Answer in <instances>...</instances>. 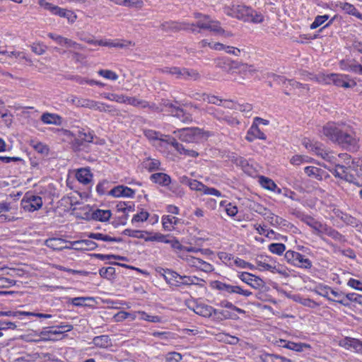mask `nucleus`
I'll use <instances>...</instances> for the list:
<instances>
[{"label": "nucleus", "mask_w": 362, "mask_h": 362, "mask_svg": "<svg viewBox=\"0 0 362 362\" xmlns=\"http://www.w3.org/2000/svg\"><path fill=\"white\" fill-rule=\"evenodd\" d=\"M323 134L341 148L356 152L359 148V138L354 129L343 122H328L322 128Z\"/></svg>", "instance_id": "f257e3e1"}, {"label": "nucleus", "mask_w": 362, "mask_h": 362, "mask_svg": "<svg viewBox=\"0 0 362 362\" xmlns=\"http://www.w3.org/2000/svg\"><path fill=\"white\" fill-rule=\"evenodd\" d=\"M170 28L176 30L182 29L190 30L192 33H200L201 29L209 30L210 31L218 34H223L225 33L224 30L220 26V23L218 21L211 20L208 15L203 16L202 18L198 20L194 24L177 25L172 23Z\"/></svg>", "instance_id": "f03ea898"}, {"label": "nucleus", "mask_w": 362, "mask_h": 362, "mask_svg": "<svg viewBox=\"0 0 362 362\" xmlns=\"http://www.w3.org/2000/svg\"><path fill=\"white\" fill-rule=\"evenodd\" d=\"M358 165L341 167L339 170L336 172L335 177L344 180L346 182L353 183L356 186L362 187V166L358 168ZM362 199V189L359 192Z\"/></svg>", "instance_id": "7ed1b4c3"}, {"label": "nucleus", "mask_w": 362, "mask_h": 362, "mask_svg": "<svg viewBox=\"0 0 362 362\" xmlns=\"http://www.w3.org/2000/svg\"><path fill=\"white\" fill-rule=\"evenodd\" d=\"M319 83L325 84L333 83L337 86L344 88H353L356 86L355 81L351 79L348 75H340L337 74H320L315 77Z\"/></svg>", "instance_id": "20e7f679"}, {"label": "nucleus", "mask_w": 362, "mask_h": 362, "mask_svg": "<svg viewBox=\"0 0 362 362\" xmlns=\"http://www.w3.org/2000/svg\"><path fill=\"white\" fill-rule=\"evenodd\" d=\"M284 257L288 263L301 269H310L313 267V263L308 258L293 250H288Z\"/></svg>", "instance_id": "39448f33"}, {"label": "nucleus", "mask_w": 362, "mask_h": 362, "mask_svg": "<svg viewBox=\"0 0 362 362\" xmlns=\"http://www.w3.org/2000/svg\"><path fill=\"white\" fill-rule=\"evenodd\" d=\"M180 140L187 143L197 142L202 136V130L199 128H182L173 132Z\"/></svg>", "instance_id": "423d86ee"}, {"label": "nucleus", "mask_w": 362, "mask_h": 362, "mask_svg": "<svg viewBox=\"0 0 362 362\" xmlns=\"http://www.w3.org/2000/svg\"><path fill=\"white\" fill-rule=\"evenodd\" d=\"M309 147L311 148L313 151L315 152V153L317 156H321L323 159L329 162L330 163L335 165L334 175L335 176L336 172L339 169H341V167H344V165H341L338 161V158H337L332 153L329 152L326 150H325L321 145H318L317 144H315V145L310 144Z\"/></svg>", "instance_id": "0eeeda50"}, {"label": "nucleus", "mask_w": 362, "mask_h": 362, "mask_svg": "<svg viewBox=\"0 0 362 362\" xmlns=\"http://www.w3.org/2000/svg\"><path fill=\"white\" fill-rule=\"evenodd\" d=\"M42 206V197L31 193H26L21 200L22 208L27 211L33 212L40 209Z\"/></svg>", "instance_id": "6e6552de"}, {"label": "nucleus", "mask_w": 362, "mask_h": 362, "mask_svg": "<svg viewBox=\"0 0 362 362\" xmlns=\"http://www.w3.org/2000/svg\"><path fill=\"white\" fill-rule=\"evenodd\" d=\"M180 257L182 259H184L189 267H195L196 269L200 271L209 273L211 272L214 269L213 265L202 260L199 257H197L189 255H182Z\"/></svg>", "instance_id": "1a4fd4ad"}, {"label": "nucleus", "mask_w": 362, "mask_h": 362, "mask_svg": "<svg viewBox=\"0 0 362 362\" xmlns=\"http://www.w3.org/2000/svg\"><path fill=\"white\" fill-rule=\"evenodd\" d=\"M209 114L212 115L214 119L220 122H226L230 127H235L240 124V121L236 117L233 115H226L220 110H216L214 107H209L207 109Z\"/></svg>", "instance_id": "9d476101"}, {"label": "nucleus", "mask_w": 362, "mask_h": 362, "mask_svg": "<svg viewBox=\"0 0 362 362\" xmlns=\"http://www.w3.org/2000/svg\"><path fill=\"white\" fill-rule=\"evenodd\" d=\"M238 277L241 281L255 289H260L264 286V281L258 276L248 272H240Z\"/></svg>", "instance_id": "9b49d317"}, {"label": "nucleus", "mask_w": 362, "mask_h": 362, "mask_svg": "<svg viewBox=\"0 0 362 362\" xmlns=\"http://www.w3.org/2000/svg\"><path fill=\"white\" fill-rule=\"evenodd\" d=\"M264 211H265V213H263V216L271 223V225L274 226H280L281 228L288 227L291 225V223L286 220L275 215L269 209H264Z\"/></svg>", "instance_id": "f8f14e48"}, {"label": "nucleus", "mask_w": 362, "mask_h": 362, "mask_svg": "<svg viewBox=\"0 0 362 362\" xmlns=\"http://www.w3.org/2000/svg\"><path fill=\"white\" fill-rule=\"evenodd\" d=\"M232 11L237 18L247 22L250 21L251 13H254L250 7L245 5L234 6Z\"/></svg>", "instance_id": "ddd939ff"}, {"label": "nucleus", "mask_w": 362, "mask_h": 362, "mask_svg": "<svg viewBox=\"0 0 362 362\" xmlns=\"http://www.w3.org/2000/svg\"><path fill=\"white\" fill-rule=\"evenodd\" d=\"M135 191L128 187L123 185H118L112 188L108 194L115 197H134Z\"/></svg>", "instance_id": "4468645a"}, {"label": "nucleus", "mask_w": 362, "mask_h": 362, "mask_svg": "<svg viewBox=\"0 0 362 362\" xmlns=\"http://www.w3.org/2000/svg\"><path fill=\"white\" fill-rule=\"evenodd\" d=\"M71 247L76 250H93L98 244L90 240H80L71 242Z\"/></svg>", "instance_id": "2eb2a0df"}, {"label": "nucleus", "mask_w": 362, "mask_h": 362, "mask_svg": "<svg viewBox=\"0 0 362 362\" xmlns=\"http://www.w3.org/2000/svg\"><path fill=\"white\" fill-rule=\"evenodd\" d=\"M61 131L63 132L64 135L66 136L74 137L71 142V148L74 151H81L87 147V145L85 144V142L83 140L80 141L79 137L78 136H75L73 132H71L70 130L62 129Z\"/></svg>", "instance_id": "dca6fc26"}, {"label": "nucleus", "mask_w": 362, "mask_h": 362, "mask_svg": "<svg viewBox=\"0 0 362 362\" xmlns=\"http://www.w3.org/2000/svg\"><path fill=\"white\" fill-rule=\"evenodd\" d=\"M170 115L176 117L184 124H189L192 122V115L178 105L171 111Z\"/></svg>", "instance_id": "f3484780"}, {"label": "nucleus", "mask_w": 362, "mask_h": 362, "mask_svg": "<svg viewBox=\"0 0 362 362\" xmlns=\"http://www.w3.org/2000/svg\"><path fill=\"white\" fill-rule=\"evenodd\" d=\"M304 171L308 176L318 180H322L323 178H326L328 176L327 173L324 170L315 166L305 167Z\"/></svg>", "instance_id": "a211bd4d"}, {"label": "nucleus", "mask_w": 362, "mask_h": 362, "mask_svg": "<svg viewBox=\"0 0 362 362\" xmlns=\"http://www.w3.org/2000/svg\"><path fill=\"white\" fill-rule=\"evenodd\" d=\"M41 121L44 124L61 125L62 123V117L57 114L45 112L40 117Z\"/></svg>", "instance_id": "6ab92c4d"}, {"label": "nucleus", "mask_w": 362, "mask_h": 362, "mask_svg": "<svg viewBox=\"0 0 362 362\" xmlns=\"http://www.w3.org/2000/svg\"><path fill=\"white\" fill-rule=\"evenodd\" d=\"M150 179L152 182L165 187L168 186L171 183L170 177L163 173H153L151 175Z\"/></svg>", "instance_id": "aec40b11"}, {"label": "nucleus", "mask_w": 362, "mask_h": 362, "mask_svg": "<svg viewBox=\"0 0 362 362\" xmlns=\"http://www.w3.org/2000/svg\"><path fill=\"white\" fill-rule=\"evenodd\" d=\"M223 64L224 65L221 64V61L218 62V66L223 68V69H228V71L233 70V69H237L240 71V69H244L245 68H247V64H243L239 62L235 61H231L228 59L223 60Z\"/></svg>", "instance_id": "412c9836"}, {"label": "nucleus", "mask_w": 362, "mask_h": 362, "mask_svg": "<svg viewBox=\"0 0 362 362\" xmlns=\"http://www.w3.org/2000/svg\"><path fill=\"white\" fill-rule=\"evenodd\" d=\"M337 6H339L346 13L362 19V13H359L353 4L347 2H339Z\"/></svg>", "instance_id": "4be33fe9"}, {"label": "nucleus", "mask_w": 362, "mask_h": 362, "mask_svg": "<svg viewBox=\"0 0 362 362\" xmlns=\"http://www.w3.org/2000/svg\"><path fill=\"white\" fill-rule=\"evenodd\" d=\"M194 311L197 315L203 317H210L213 313L216 314V310L214 309L211 306L202 304L196 305Z\"/></svg>", "instance_id": "5701e85b"}, {"label": "nucleus", "mask_w": 362, "mask_h": 362, "mask_svg": "<svg viewBox=\"0 0 362 362\" xmlns=\"http://www.w3.org/2000/svg\"><path fill=\"white\" fill-rule=\"evenodd\" d=\"M86 236L88 238L95 239V240H100L105 242H117L119 243L122 241V238H115V237H110L108 235H105L103 233H89L86 234Z\"/></svg>", "instance_id": "b1692460"}, {"label": "nucleus", "mask_w": 362, "mask_h": 362, "mask_svg": "<svg viewBox=\"0 0 362 362\" xmlns=\"http://www.w3.org/2000/svg\"><path fill=\"white\" fill-rule=\"evenodd\" d=\"M76 178L78 182L87 185L91 181L92 174L87 168L78 169L76 172Z\"/></svg>", "instance_id": "393cba45"}, {"label": "nucleus", "mask_w": 362, "mask_h": 362, "mask_svg": "<svg viewBox=\"0 0 362 362\" xmlns=\"http://www.w3.org/2000/svg\"><path fill=\"white\" fill-rule=\"evenodd\" d=\"M65 241L61 238H49L45 240V245L48 247L54 250H62L64 248H66V246H64Z\"/></svg>", "instance_id": "a878e982"}, {"label": "nucleus", "mask_w": 362, "mask_h": 362, "mask_svg": "<svg viewBox=\"0 0 362 362\" xmlns=\"http://www.w3.org/2000/svg\"><path fill=\"white\" fill-rule=\"evenodd\" d=\"M302 221L308 226L313 228L316 231V234L317 235H320V233L322 232L321 230L322 223L320 222L317 221L310 216H305L302 218Z\"/></svg>", "instance_id": "bb28decb"}, {"label": "nucleus", "mask_w": 362, "mask_h": 362, "mask_svg": "<svg viewBox=\"0 0 362 362\" xmlns=\"http://www.w3.org/2000/svg\"><path fill=\"white\" fill-rule=\"evenodd\" d=\"M111 211L110 210L97 209L91 214V218L95 221H106L110 219Z\"/></svg>", "instance_id": "cd10ccee"}, {"label": "nucleus", "mask_w": 362, "mask_h": 362, "mask_svg": "<svg viewBox=\"0 0 362 362\" xmlns=\"http://www.w3.org/2000/svg\"><path fill=\"white\" fill-rule=\"evenodd\" d=\"M183 68L177 66L164 67L159 69V71L163 74H170L175 76L177 79H182L183 77Z\"/></svg>", "instance_id": "c85d7f7f"}, {"label": "nucleus", "mask_w": 362, "mask_h": 362, "mask_svg": "<svg viewBox=\"0 0 362 362\" xmlns=\"http://www.w3.org/2000/svg\"><path fill=\"white\" fill-rule=\"evenodd\" d=\"M56 16L59 17L66 18L69 22L74 23L76 19V16L70 10L57 7L55 12Z\"/></svg>", "instance_id": "c756f323"}, {"label": "nucleus", "mask_w": 362, "mask_h": 362, "mask_svg": "<svg viewBox=\"0 0 362 362\" xmlns=\"http://www.w3.org/2000/svg\"><path fill=\"white\" fill-rule=\"evenodd\" d=\"M175 149L182 155H185L189 157L197 158L199 156V153L192 149L185 148L182 144L174 143Z\"/></svg>", "instance_id": "7c9ffc66"}, {"label": "nucleus", "mask_w": 362, "mask_h": 362, "mask_svg": "<svg viewBox=\"0 0 362 362\" xmlns=\"http://www.w3.org/2000/svg\"><path fill=\"white\" fill-rule=\"evenodd\" d=\"M93 343L100 348H107L111 346V341L107 335L98 336L93 338Z\"/></svg>", "instance_id": "2f4dec72"}, {"label": "nucleus", "mask_w": 362, "mask_h": 362, "mask_svg": "<svg viewBox=\"0 0 362 362\" xmlns=\"http://www.w3.org/2000/svg\"><path fill=\"white\" fill-rule=\"evenodd\" d=\"M214 287L219 291H225L227 294L235 293V286L233 285L216 281L214 282Z\"/></svg>", "instance_id": "473e14b6"}, {"label": "nucleus", "mask_w": 362, "mask_h": 362, "mask_svg": "<svg viewBox=\"0 0 362 362\" xmlns=\"http://www.w3.org/2000/svg\"><path fill=\"white\" fill-rule=\"evenodd\" d=\"M279 346L281 347H284V348H287L288 349L296 351H302L303 347L307 346V345L305 344H301V343L297 344V343H294L292 341H288L282 340V339L280 340Z\"/></svg>", "instance_id": "72a5a7b5"}, {"label": "nucleus", "mask_w": 362, "mask_h": 362, "mask_svg": "<svg viewBox=\"0 0 362 362\" xmlns=\"http://www.w3.org/2000/svg\"><path fill=\"white\" fill-rule=\"evenodd\" d=\"M1 54L7 55L9 58H16V59H25L27 62L29 63L30 65L33 64V62L30 59L26 57V54L23 52H8V51H1L0 52Z\"/></svg>", "instance_id": "f704fd0d"}, {"label": "nucleus", "mask_w": 362, "mask_h": 362, "mask_svg": "<svg viewBox=\"0 0 362 362\" xmlns=\"http://www.w3.org/2000/svg\"><path fill=\"white\" fill-rule=\"evenodd\" d=\"M160 165V161L156 159L147 158L143 162L144 168L149 172L158 170Z\"/></svg>", "instance_id": "c9c22d12"}, {"label": "nucleus", "mask_w": 362, "mask_h": 362, "mask_svg": "<svg viewBox=\"0 0 362 362\" xmlns=\"http://www.w3.org/2000/svg\"><path fill=\"white\" fill-rule=\"evenodd\" d=\"M182 71V79L197 81L200 78V74L197 70L183 68Z\"/></svg>", "instance_id": "e433bc0d"}, {"label": "nucleus", "mask_w": 362, "mask_h": 362, "mask_svg": "<svg viewBox=\"0 0 362 362\" xmlns=\"http://www.w3.org/2000/svg\"><path fill=\"white\" fill-rule=\"evenodd\" d=\"M331 290H332V288L328 286L319 285L315 289V292L317 294L326 298L328 300L332 301V298L329 296V293H331Z\"/></svg>", "instance_id": "4c0bfd02"}, {"label": "nucleus", "mask_w": 362, "mask_h": 362, "mask_svg": "<svg viewBox=\"0 0 362 362\" xmlns=\"http://www.w3.org/2000/svg\"><path fill=\"white\" fill-rule=\"evenodd\" d=\"M163 272H164L163 274V278L165 279V280L166 281V282L169 285H170V281H175V280L176 279H180V276L181 275L177 274L176 272L173 271V270L169 269H163Z\"/></svg>", "instance_id": "58836bf2"}, {"label": "nucleus", "mask_w": 362, "mask_h": 362, "mask_svg": "<svg viewBox=\"0 0 362 362\" xmlns=\"http://www.w3.org/2000/svg\"><path fill=\"white\" fill-rule=\"evenodd\" d=\"M250 134L253 135L255 139L262 140L267 139L266 135L260 130L257 123L253 122L252 126L250 127Z\"/></svg>", "instance_id": "ea45409f"}, {"label": "nucleus", "mask_w": 362, "mask_h": 362, "mask_svg": "<svg viewBox=\"0 0 362 362\" xmlns=\"http://www.w3.org/2000/svg\"><path fill=\"white\" fill-rule=\"evenodd\" d=\"M259 182L264 188L271 191H274L275 189L277 187L276 185L272 180L264 176H261L259 177Z\"/></svg>", "instance_id": "a19ab883"}, {"label": "nucleus", "mask_w": 362, "mask_h": 362, "mask_svg": "<svg viewBox=\"0 0 362 362\" xmlns=\"http://www.w3.org/2000/svg\"><path fill=\"white\" fill-rule=\"evenodd\" d=\"M336 157L338 158V161L341 165H344L345 166L356 165V162L354 160H351V156L348 153H339Z\"/></svg>", "instance_id": "79ce46f5"}, {"label": "nucleus", "mask_w": 362, "mask_h": 362, "mask_svg": "<svg viewBox=\"0 0 362 362\" xmlns=\"http://www.w3.org/2000/svg\"><path fill=\"white\" fill-rule=\"evenodd\" d=\"M96 101L89 100V99H78L76 102V105L78 107H88L89 109H94L95 110L96 107Z\"/></svg>", "instance_id": "37998d69"}, {"label": "nucleus", "mask_w": 362, "mask_h": 362, "mask_svg": "<svg viewBox=\"0 0 362 362\" xmlns=\"http://www.w3.org/2000/svg\"><path fill=\"white\" fill-rule=\"evenodd\" d=\"M137 313L140 315V319L151 322H160L161 317L158 315H150L144 311H138Z\"/></svg>", "instance_id": "c03bdc74"}, {"label": "nucleus", "mask_w": 362, "mask_h": 362, "mask_svg": "<svg viewBox=\"0 0 362 362\" xmlns=\"http://www.w3.org/2000/svg\"><path fill=\"white\" fill-rule=\"evenodd\" d=\"M269 250L271 252L280 255L285 251L286 246L283 243H272L269 245Z\"/></svg>", "instance_id": "a18cd8bd"}, {"label": "nucleus", "mask_w": 362, "mask_h": 362, "mask_svg": "<svg viewBox=\"0 0 362 362\" xmlns=\"http://www.w3.org/2000/svg\"><path fill=\"white\" fill-rule=\"evenodd\" d=\"M77 136L79 137V140H83L86 145L93 141L94 135L90 132H86L83 130L78 131Z\"/></svg>", "instance_id": "49530a36"}, {"label": "nucleus", "mask_w": 362, "mask_h": 362, "mask_svg": "<svg viewBox=\"0 0 362 362\" xmlns=\"http://www.w3.org/2000/svg\"><path fill=\"white\" fill-rule=\"evenodd\" d=\"M127 104H129L134 107L146 108L147 101L136 98L135 97H129L127 100Z\"/></svg>", "instance_id": "de8ad7c7"}, {"label": "nucleus", "mask_w": 362, "mask_h": 362, "mask_svg": "<svg viewBox=\"0 0 362 362\" xmlns=\"http://www.w3.org/2000/svg\"><path fill=\"white\" fill-rule=\"evenodd\" d=\"M115 274V269L112 267H103L99 270V274L103 278L110 279Z\"/></svg>", "instance_id": "09e8293b"}, {"label": "nucleus", "mask_w": 362, "mask_h": 362, "mask_svg": "<svg viewBox=\"0 0 362 362\" xmlns=\"http://www.w3.org/2000/svg\"><path fill=\"white\" fill-rule=\"evenodd\" d=\"M194 279H196L197 281H204L203 279H199L195 276H180V280H182V285H197L199 283L194 281Z\"/></svg>", "instance_id": "8fccbe9b"}, {"label": "nucleus", "mask_w": 362, "mask_h": 362, "mask_svg": "<svg viewBox=\"0 0 362 362\" xmlns=\"http://www.w3.org/2000/svg\"><path fill=\"white\" fill-rule=\"evenodd\" d=\"M98 74L112 81H116L118 78V75L115 72L108 69H100L98 71Z\"/></svg>", "instance_id": "3c124183"}, {"label": "nucleus", "mask_w": 362, "mask_h": 362, "mask_svg": "<svg viewBox=\"0 0 362 362\" xmlns=\"http://www.w3.org/2000/svg\"><path fill=\"white\" fill-rule=\"evenodd\" d=\"M177 105H180V103L177 100H175L174 103H173L168 99H162L160 104V107L163 108V107L168 108V112L170 114L171 111H173L174 108H175L177 106Z\"/></svg>", "instance_id": "603ef678"}, {"label": "nucleus", "mask_w": 362, "mask_h": 362, "mask_svg": "<svg viewBox=\"0 0 362 362\" xmlns=\"http://www.w3.org/2000/svg\"><path fill=\"white\" fill-rule=\"evenodd\" d=\"M329 19L328 15H323V16H317L315 18L314 21L310 25L311 29H316L321 25H322L327 20Z\"/></svg>", "instance_id": "864d4df0"}, {"label": "nucleus", "mask_w": 362, "mask_h": 362, "mask_svg": "<svg viewBox=\"0 0 362 362\" xmlns=\"http://www.w3.org/2000/svg\"><path fill=\"white\" fill-rule=\"evenodd\" d=\"M204 101H206L210 104L221 106L222 105L223 100L219 98L218 96L206 94L205 98H204Z\"/></svg>", "instance_id": "5fc2aeb1"}, {"label": "nucleus", "mask_w": 362, "mask_h": 362, "mask_svg": "<svg viewBox=\"0 0 362 362\" xmlns=\"http://www.w3.org/2000/svg\"><path fill=\"white\" fill-rule=\"evenodd\" d=\"M146 241H157L160 243H168V235L160 233H155L153 235L146 238Z\"/></svg>", "instance_id": "6e6d98bb"}, {"label": "nucleus", "mask_w": 362, "mask_h": 362, "mask_svg": "<svg viewBox=\"0 0 362 362\" xmlns=\"http://www.w3.org/2000/svg\"><path fill=\"white\" fill-rule=\"evenodd\" d=\"M176 218L170 216H165L163 217V228L168 230H170V227L173 223H176Z\"/></svg>", "instance_id": "4d7b16f0"}, {"label": "nucleus", "mask_w": 362, "mask_h": 362, "mask_svg": "<svg viewBox=\"0 0 362 362\" xmlns=\"http://www.w3.org/2000/svg\"><path fill=\"white\" fill-rule=\"evenodd\" d=\"M348 345L354 349L356 352L362 354V341L356 339H351L349 340Z\"/></svg>", "instance_id": "13d9d810"}, {"label": "nucleus", "mask_w": 362, "mask_h": 362, "mask_svg": "<svg viewBox=\"0 0 362 362\" xmlns=\"http://www.w3.org/2000/svg\"><path fill=\"white\" fill-rule=\"evenodd\" d=\"M149 214L147 211H141L140 213L135 214L132 220V223L143 222L148 219Z\"/></svg>", "instance_id": "bf43d9fd"}, {"label": "nucleus", "mask_w": 362, "mask_h": 362, "mask_svg": "<svg viewBox=\"0 0 362 362\" xmlns=\"http://www.w3.org/2000/svg\"><path fill=\"white\" fill-rule=\"evenodd\" d=\"M48 36L54 40L57 43H58L59 45H66L67 46V44L69 42L68 38L64 37L61 35H54L53 33H49Z\"/></svg>", "instance_id": "052dcab7"}, {"label": "nucleus", "mask_w": 362, "mask_h": 362, "mask_svg": "<svg viewBox=\"0 0 362 362\" xmlns=\"http://www.w3.org/2000/svg\"><path fill=\"white\" fill-rule=\"evenodd\" d=\"M46 49L47 46L40 43H34L31 46L32 51L38 55L44 54L46 51Z\"/></svg>", "instance_id": "680f3d73"}, {"label": "nucleus", "mask_w": 362, "mask_h": 362, "mask_svg": "<svg viewBox=\"0 0 362 362\" xmlns=\"http://www.w3.org/2000/svg\"><path fill=\"white\" fill-rule=\"evenodd\" d=\"M234 263L237 267H238L240 268H243V269L249 268L250 269H253L255 268L254 265H252V264L245 261L244 259L238 258V257H237L234 260Z\"/></svg>", "instance_id": "e2e57ef3"}, {"label": "nucleus", "mask_w": 362, "mask_h": 362, "mask_svg": "<svg viewBox=\"0 0 362 362\" xmlns=\"http://www.w3.org/2000/svg\"><path fill=\"white\" fill-rule=\"evenodd\" d=\"M35 150L42 154V155H47L49 153V148L47 146L43 144L41 142H38L33 146Z\"/></svg>", "instance_id": "0e129e2a"}, {"label": "nucleus", "mask_w": 362, "mask_h": 362, "mask_svg": "<svg viewBox=\"0 0 362 362\" xmlns=\"http://www.w3.org/2000/svg\"><path fill=\"white\" fill-rule=\"evenodd\" d=\"M51 335V329L48 330L47 328H44L39 334V336L42 338L41 340L45 341L56 340L55 339L52 338Z\"/></svg>", "instance_id": "69168bd1"}, {"label": "nucleus", "mask_w": 362, "mask_h": 362, "mask_svg": "<svg viewBox=\"0 0 362 362\" xmlns=\"http://www.w3.org/2000/svg\"><path fill=\"white\" fill-rule=\"evenodd\" d=\"M300 304H302L304 306L315 308L320 305L319 303H316L315 301L310 299V298H300L298 301Z\"/></svg>", "instance_id": "338daca9"}, {"label": "nucleus", "mask_w": 362, "mask_h": 362, "mask_svg": "<svg viewBox=\"0 0 362 362\" xmlns=\"http://www.w3.org/2000/svg\"><path fill=\"white\" fill-rule=\"evenodd\" d=\"M181 360L182 355L177 352H170L166 356V361L168 362H180Z\"/></svg>", "instance_id": "774afa93"}]
</instances>
